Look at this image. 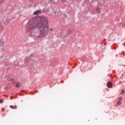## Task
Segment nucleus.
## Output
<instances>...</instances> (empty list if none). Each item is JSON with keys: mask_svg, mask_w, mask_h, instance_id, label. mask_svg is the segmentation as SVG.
<instances>
[{"mask_svg": "<svg viewBox=\"0 0 125 125\" xmlns=\"http://www.w3.org/2000/svg\"><path fill=\"white\" fill-rule=\"evenodd\" d=\"M30 28V29L38 28L40 31V37H44L48 33V21L44 17L39 21H36L35 22L31 23Z\"/></svg>", "mask_w": 125, "mask_h": 125, "instance_id": "nucleus-1", "label": "nucleus"}, {"mask_svg": "<svg viewBox=\"0 0 125 125\" xmlns=\"http://www.w3.org/2000/svg\"><path fill=\"white\" fill-rule=\"evenodd\" d=\"M41 13H42V11L41 10H38L35 11L33 14L34 15H39V14H41Z\"/></svg>", "mask_w": 125, "mask_h": 125, "instance_id": "nucleus-2", "label": "nucleus"}, {"mask_svg": "<svg viewBox=\"0 0 125 125\" xmlns=\"http://www.w3.org/2000/svg\"><path fill=\"white\" fill-rule=\"evenodd\" d=\"M0 46H4V43L3 42V40H1L0 41Z\"/></svg>", "mask_w": 125, "mask_h": 125, "instance_id": "nucleus-3", "label": "nucleus"}, {"mask_svg": "<svg viewBox=\"0 0 125 125\" xmlns=\"http://www.w3.org/2000/svg\"><path fill=\"white\" fill-rule=\"evenodd\" d=\"M107 86H108V87H112V83L111 82H108L107 84Z\"/></svg>", "mask_w": 125, "mask_h": 125, "instance_id": "nucleus-4", "label": "nucleus"}, {"mask_svg": "<svg viewBox=\"0 0 125 125\" xmlns=\"http://www.w3.org/2000/svg\"><path fill=\"white\" fill-rule=\"evenodd\" d=\"M10 107H11V109H17V105H15L14 106L13 105H10Z\"/></svg>", "mask_w": 125, "mask_h": 125, "instance_id": "nucleus-5", "label": "nucleus"}, {"mask_svg": "<svg viewBox=\"0 0 125 125\" xmlns=\"http://www.w3.org/2000/svg\"><path fill=\"white\" fill-rule=\"evenodd\" d=\"M20 85H21V84L20 83H17L16 84V86L17 87H20Z\"/></svg>", "mask_w": 125, "mask_h": 125, "instance_id": "nucleus-6", "label": "nucleus"}, {"mask_svg": "<svg viewBox=\"0 0 125 125\" xmlns=\"http://www.w3.org/2000/svg\"><path fill=\"white\" fill-rule=\"evenodd\" d=\"M96 11L98 13H100V9L99 8H97Z\"/></svg>", "mask_w": 125, "mask_h": 125, "instance_id": "nucleus-7", "label": "nucleus"}, {"mask_svg": "<svg viewBox=\"0 0 125 125\" xmlns=\"http://www.w3.org/2000/svg\"><path fill=\"white\" fill-rule=\"evenodd\" d=\"M121 104H122V102L118 101L117 103V106H120V105H121Z\"/></svg>", "mask_w": 125, "mask_h": 125, "instance_id": "nucleus-8", "label": "nucleus"}, {"mask_svg": "<svg viewBox=\"0 0 125 125\" xmlns=\"http://www.w3.org/2000/svg\"><path fill=\"white\" fill-rule=\"evenodd\" d=\"M119 100L120 102L122 101L123 100V97H121L119 98Z\"/></svg>", "mask_w": 125, "mask_h": 125, "instance_id": "nucleus-9", "label": "nucleus"}, {"mask_svg": "<svg viewBox=\"0 0 125 125\" xmlns=\"http://www.w3.org/2000/svg\"><path fill=\"white\" fill-rule=\"evenodd\" d=\"M124 93H125V90H121V94H124Z\"/></svg>", "mask_w": 125, "mask_h": 125, "instance_id": "nucleus-10", "label": "nucleus"}, {"mask_svg": "<svg viewBox=\"0 0 125 125\" xmlns=\"http://www.w3.org/2000/svg\"><path fill=\"white\" fill-rule=\"evenodd\" d=\"M0 103H3V101H2V100H0Z\"/></svg>", "mask_w": 125, "mask_h": 125, "instance_id": "nucleus-11", "label": "nucleus"}, {"mask_svg": "<svg viewBox=\"0 0 125 125\" xmlns=\"http://www.w3.org/2000/svg\"><path fill=\"white\" fill-rule=\"evenodd\" d=\"M26 30H27V31H29V28H28L27 27L26 28Z\"/></svg>", "mask_w": 125, "mask_h": 125, "instance_id": "nucleus-12", "label": "nucleus"}, {"mask_svg": "<svg viewBox=\"0 0 125 125\" xmlns=\"http://www.w3.org/2000/svg\"><path fill=\"white\" fill-rule=\"evenodd\" d=\"M17 66H19V63H18V64L17 65Z\"/></svg>", "mask_w": 125, "mask_h": 125, "instance_id": "nucleus-13", "label": "nucleus"}, {"mask_svg": "<svg viewBox=\"0 0 125 125\" xmlns=\"http://www.w3.org/2000/svg\"><path fill=\"white\" fill-rule=\"evenodd\" d=\"M124 46H125V42L124 43Z\"/></svg>", "mask_w": 125, "mask_h": 125, "instance_id": "nucleus-14", "label": "nucleus"}, {"mask_svg": "<svg viewBox=\"0 0 125 125\" xmlns=\"http://www.w3.org/2000/svg\"><path fill=\"white\" fill-rule=\"evenodd\" d=\"M12 98H13L12 97H11V99H12Z\"/></svg>", "mask_w": 125, "mask_h": 125, "instance_id": "nucleus-15", "label": "nucleus"}]
</instances>
